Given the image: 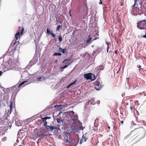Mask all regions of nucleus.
<instances>
[{
	"label": "nucleus",
	"mask_w": 146,
	"mask_h": 146,
	"mask_svg": "<svg viewBox=\"0 0 146 146\" xmlns=\"http://www.w3.org/2000/svg\"><path fill=\"white\" fill-rule=\"evenodd\" d=\"M146 134V131L144 129H135L132 131L129 135L126 136L124 139H126L128 137L129 138L131 135L135 134L131 137V140H134L135 142L137 143L143 138L145 136Z\"/></svg>",
	"instance_id": "f257e3e1"
},
{
	"label": "nucleus",
	"mask_w": 146,
	"mask_h": 146,
	"mask_svg": "<svg viewBox=\"0 0 146 146\" xmlns=\"http://www.w3.org/2000/svg\"><path fill=\"white\" fill-rule=\"evenodd\" d=\"M137 27L139 29H143L146 28V21L144 20L139 22L137 23Z\"/></svg>",
	"instance_id": "f03ea898"
},
{
	"label": "nucleus",
	"mask_w": 146,
	"mask_h": 146,
	"mask_svg": "<svg viewBox=\"0 0 146 146\" xmlns=\"http://www.w3.org/2000/svg\"><path fill=\"white\" fill-rule=\"evenodd\" d=\"M84 77L87 80H94L96 78L94 74L91 73L86 74L84 75Z\"/></svg>",
	"instance_id": "7ed1b4c3"
},
{
	"label": "nucleus",
	"mask_w": 146,
	"mask_h": 146,
	"mask_svg": "<svg viewBox=\"0 0 146 146\" xmlns=\"http://www.w3.org/2000/svg\"><path fill=\"white\" fill-rule=\"evenodd\" d=\"M95 84L96 85L95 88L97 90H99L102 87L100 83L98 81L95 82Z\"/></svg>",
	"instance_id": "20e7f679"
},
{
	"label": "nucleus",
	"mask_w": 146,
	"mask_h": 146,
	"mask_svg": "<svg viewBox=\"0 0 146 146\" xmlns=\"http://www.w3.org/2000/svg\"><path fill=\"white\" fill-rule=\"evenodd\" d=\"M64 138L65 140V142L67 143H68L70 145H71L74 143V140L70 141L68 139L67 137H64Z\"/></svg>",
	"instance_id": "39448f33"
},
{
	"label": "nucleus",
	"mask_w": 146,
	"mask_h": 146,
	"mask_svg": "<svg viewBox=\"0 0 146 146\" xmlns=\"http://www.w3.org/2000/svg\"><path fill=\"white\" fill-rule=\"evenodd\" d=\"M50 118V117H45L43 118H41V119H42L43 122H45L44 125L46 126V128L47 127V126L48 125H47V122L46 121V120L47 119H49Z\"/></svg>",
	"instance_id": "423d86ee"
},
{
	"label": "nucleus",
	"mask_w": 146,
	"mask_h": 146,
	"mask_svg": "<svg viewBox=\"0 0 146 146\" xmlns=\"http://www.w3.org/2000/svg\"><path fill=\"white\" fill-rule=\"evenodd\" d=\"M73 132L72 131L71 129H68L66 131L64 132L63 133L64 135H66L67 137V135H69L71 133Z\"/></svg>",
	"instance_id": "0eeeda50"
},
{
	"label": "nucleus",
	"mask_w": 146,
	"mask_h": 146,
	"mask_svg": "<svg viewBox=\"0 0 146 146\" xmlns=\"http://www.w3.org/2000/svg\"><path fill=\"white\" fill-rule=\"evenodd\" d=\"M57 127L54 126H47L46 129L48 130H50L52 131L54 129H57Z\"/></svg>",
	"instance_id": "6e6552de"
},
{
	"label": "nucleus",
	"mask_w": 146,
	"mask_h": 146,
	"mask_svg": "<svg viewBox=\"0 0 146 146\" xmlns=\"http://www.w3.org/2000/svg\"><path fill=\"white\" fill-rule=\"evenodd\" d=\"M120 69H121V67H116L114 69V72L115 73L116 72V71L117 70H117L116 72V74H118V75H119L120 74Z\"/></svg>",
	"instance_id": "1a4fd4ad"
},
{
	"label": "nucleus",
	"mask_w": 146,
	"mask_h": 146,
	"mask_svg": "<svg viewBox=\"0 0 146 146\" xmlns=\"http://www.w3.org/2000/svg\"><path fill=\"white\" fill-rule=\"evenodd\" d=\"M87 139L88 138L86 137V135H83L82 137V139L80 141V143L81 144L82 143V141H83L84 142L86 141Z\"/></svg>",
	"instance_id": "9d476101"
},
{
	"label": "nucleus",
	"mask_w": 146,
	"mask_h": 146,
	"mask_svg": "<svg viewBox=\"0 0 146 146\" xmlns=\"http://www.w3.org/2000/svg\"><path fill=\"white\" fill-rule=\"evenodd\" d=\"M46 31H47V33L48 35L50 34L52 35V37H53V38H55V37L56 36V35H55V34H53L52 32H51L48 29H47Z\"/></svg>",
	"instance_id": "9b49d317"
},
{
	"label": "nucleus",
	"mask_w": 146,
	"mask_h": 146,
	"mask_svg": "<svg viewBox=\"0 0 146 146\" xmlns=\"http://www.w3.org/2000/svg\"><path fill=\"white\" fill-rule=\"evenodd\" d=\"M24 29L23 27H19L18 29V32H21V35H22L24 30Z\"/></svg>",
	"instance_id": "f8f14e48"
},
{
	"label": "nucleus",
	"mask_w": 146,
	"mask_h": 146,
	"mask_svg": "<svg viewBox=\"0 0 146 146\" xmlns=\"http://www.w3.org/2000/svg\"><path fill=\"white\" fill-rule=\"evenodd\" d=\"M66 50V48L64 49H62L61 47H60L58 49V51L61 52H62L63 54H64Z\"/></svg>",
	"instance_id": "ddd939ff"
},
{
	"label": "nucleus",
	"mask_w": 146,
	"mask_h": 146,
	"mask_svg": "<svg viewBox=\"0 0 146 146\" xmlns=\"http://www.w3.org/2000/svg\"><path fill=\"white\" fill-rule=\"evenodd\" d=\"M70 129H71L72 131H74L75 132L76 131H78V130L77 129V127L75 125L71 126L70 128Z\"/></svg>",
	"instance_id": "4468645a"
},
{
	"label": "nucleus",
	"mask_w": 146,
	"mask_h": 146,
	"mask_svg": "<svg viewBox=\"0 0 146 146\" xmlns=\"http://www.w3.org/2000/svg\"><path fill=\"white\" fill-rule=\"evenodd\" d=\"M20 36V32H18L15 35V37L14 39H16V40H17L19 37Z\"/></svg>",
	"instance_id": "2eb2a0df"
},
{
	"label": "nucleus",
	"mask_w": 146,
	"mask_h": 146,
	"mask_svg": "<svg viewBox=\"0 0 146 146\" xmlns=\"http://www.w3.org/2000/svg\"><path fill=\"white\" fill-rule=\"evenodd\" d=\"M76 82V81L75 80L73 82L71 83L67 87V88H68L70 86H71V85L75 84Z\"/></svg>",
	"instance_id": "dca6fc26"
},
{
	"label": "nucleus",
	"mask_w": 146,
	"mask_h": 146,
	"mask_svg": "<svg viewBox=\"0 0 146 146\" xmlns=\"http://www.w3.org/2000/svg\"><path fill=\"white\" fill-rule=\"evenodd\" d=\"M36 135L37 136H38V137H39L40 138H43V134H39L38 133H36Z\"/></svg>",
	"instance_id": "f3484780"
},
{
	"label": "nucleus",
	"mask_w": 146,
	"mask_h": 146,
	"mask_svg": "<svg viewBox=\"0 0 146 146\" xmlns=\"http://www.w3.org/2000/svg\"><path fill=\"white\" fill-rule=\"evenodd\" d=\"M106 43L107 44V52L108 53V50L109 49V43L108 42H106Z\"/></svg>",
	"instance_id": "a211bd4d"
},
{
	"label": "nucleus",
	"mask_w": 146,
	"mask_h": 146,
	"mask_svg": "<svg viewBox=\"0 0 146 146\" xmlns=\"http://www.w3.org/2000/svg\"><path fill=\"white\" fill-rule=\"evenodd\" d=\"M61 54L59 53H54V56H61Z\"/></svg>",
	"instance_id": "6ab92c4d"
},
{
	"label": "nucleus",
	"mask_w": 146,
	"mask_h": 146,
	"mask_svg": "<svg viewBox=\"0 0 146 146\" xmlns=\"http://www.w3.org/2000/svg\"><path fill=\"white\" fill-rule=\"evenodd\" d=\"M9 107L10 108V113H9L10 114H11V110L12 108V102H11L10 106H9Z\"/></svg>",
	"instance_id": "aec40b11"
},
{
	"label": "nucleus",
	"mask_w": 146,
	"mask_h": 146,
	"mask_svg": "<svg viewBox=\"0 0 146 146\" xmlns=\"http://www.w3.org/2000/svg\"><path fill=\"white\" fill-rule=\"evenodd\" d=\"M62 121V120L60 118H57V121L58 123H60Z\"/></svg>",
	"instance_id": "412c9836"
},
{
	"label": "nucleus",
	"mask_w": 146,
	"mask_h": 146,
	"mask_svg": "<svg viewBox=\"0 0 146 146\" xmlns=\"http://www.w3.org/2000/svg\"><path fill=\"white\" fill-rule=\"evenodd\" d=\"M92 40V38L91 37H89L87 40L86 41V42L88 43H89Z\"/></svg>",
	"instance_id": "4be33fe9"
},
{
	"label": "nucleus",
	"mask_w": 146,
	"mask_h": 146,
	"mask_svg": "<svg viewBox=\"0 0 146 146\" xmlns=\"http://www.w3.org/2000/svg\"><path fill=\"white\" fill-rule=\"evenodd\" d=\"M62 26H60V25H58L57 26L56 28V31H57L59 30L62 27Z\"/></svg>",
	"instance_id": "5701e85b"
},
{
	"label": "nucleus",
	"mask_w": 146,
	"mask_h": 146,
	"mask_svg": "<svg viewBox=\"0 0 146 146\" xmlns=\"http://www.w3.org/2000/svg\"><path fill=\"white\" fill-rule=\"evenodd\" d=\"M58 38L59 41L61 42L62 40V38L61 35H59L58 37Z\"/></svg>",
	"instance_id": "b1692460"
},
{
	"label": "nucleus",
	"mask_w": 146,
	"mask_h": 146,
	"mask_svg": "<svg viewBox=\"0 0 146 146\" xmlns=\"http://www.w3.org/2000/svg\"><path fill=\"white\" fill-rule=\"evenodd\" d=\"M25 82V81H23L22 82V83H20L19 86V87H20L21 86L23 85Z\"/></svg>",
	"instance_id": "393cba45"
},
{
	"label": "nucleus",
	"mask_w": 146,
	"mask_h": 146,
	"mask_svg": "<svg viewBox=\"0 0 146 146\" xmlns=\"http://www.w3.org/2000/svg\"><path fill=\"white\" fill-rule=\"evenodd\" d=\"M17 40H16V39H14L13 40V42L12 43H13V45H14L15 44H16V43L17 42Z\"/></svg>",
	"instance_id": "a878e982"
},
{
	"label": "nucleus",
	"mask_w": 146,
	"mask_h": 146,
	"mask_svg": "<svg viewBox=\"0 0 146 146\" xmlns=\"http://www.w3.org/2000/svg\"><path fill=\"white\" fill-rule=\"evenodd\" d=\"M68 66V64L65 65L64 66H63V67H62L61 68L62 69H64L65 68H66Z\"/></svg>",
	"instance_id": "bb28decb"
},
{
	"label": "nucleus",
	"mask_w": 146,
	"mask_h": 146,
	"mask_svg": "<svg viewBox=\"0 0 146 146\" xmlns=\"http://www.w3.org/2000/svg\"><path fill=\"white\" fill-rule=\"evenodd\" d=\"M70 61V60L69 59H66L63 62H65L66 61H67V62H69Z\"/></svg>",
	"instance_id": "cd10ccee"
},
{
	"label": "nucleus",
	"mask_w": 146,
	"mask_h": 146,
	"mask_svg": "<svg viewBox=\"0 0 146 146\" xmlns=\"http://www.w3.org/2000/svg\"><path fill=\"white\" fill-rule=\"evenodd\" d=\"M107 8V7L105 5H104V6L103 7V9L104 11H105L106 10V9Z\"/></svg>",
	"instance_id": "c85d7f7f"
},
{
	"label": "nucleus",
	"mask_w": 146,
	"mask_h": 146,
	"mask_svg": "<svg viewBox=\"0 0 146 146\" xmlns=\"http://www.w3.org/2000/svg\"><path fill=\"white\" fill-rule=\"evenodd\" d=\"M62 106V105H56L55 106H54V107L55 108H56L57 107H59V106Z\"/></svg>",
	"instance_id": "c756f323"
},
{
	"label": "nucleus",
	"mask_w": 146,
	"mask_h": 146,
	"mask_svg": "<svg viewBox=\"0 0 146 146\" xmlns=\"http://www.w3.org/2000/svg\"><path fill=\"white\" fill-rule=\"evenodd\" d=\"M142 57V58H144L146 60V57H145L144 56H142L140 57Z\"/></svg>",
	"instance_id": "7c9ffc66"
},
{
	"label": "nucleus",
	"mask_w": 146,
	"mask_h": 146,
	"mask_svg": "<svg viewBox=\"0 0 146 146\" xmlns=\"http://www.w3.org/2000/svg\"><path fill=\"white\" fill-rule=\"evenodd\" d=\"M130 108L131 110V111L132 112L133 111V108L131 106Z\"/></svg>",
	"instance_id": "2f4dec72"
},
{
	"label": "nucleus",
	"mask_w": 146,
	"mask_h": 146,
	"mask_svg": "<svg viewBox=\"0 0 146 146\" xmlns=\"http://www.w3.org/2000/svg\"><path fill=\"white\" fill-rule=\"evenodd\" d=\"M101 68H100V70H101L104 69V66H101Z\"/></svg>",
	"instance_id": "473e14b6"
},
{
	"label": "nucleus",
	"mask_w": 146,
	"mask_h": 146,
	"mask_svg": "<svg viewBox=\"0 0 146 146\" xmlns=\"http://www.w3.org/2000/svg\"><path fill=\"white\" fill-rule=\"evenodd\" d=\"M123 5V2H122V1H121V4H120V5L121 6H122Z\"/></svg>",
	"instance_id": "72a5a7b5"
},
{
	"label": "nucleus",
	"mask_w": 146,
	"mask_h": 146,
	"mask_svg": "<svg viewBox=\"0 0 146 146\" xmlns=\"http://www.w3.org/2000/svg\"><path fill=\"white\" fill-rule=\"evenodd\" d=\"M71 113H72L73 114H74V112L72 111H71L70 112Z\"/></svg>",
	"instance_id": "f704fd0d"
},
{
	"label": "nucleus",
	"mask_w": 146,
	"mask_h": 146,
	"mask_svg": "<svg viewBox=\"0 0 146 146\" xmlns=\"http://www.w3.org/2000/svg\"><path fill=\"white\" fill-rule=\"evenodd\" d=\"M99 4H102V2L101 0H100V2L99 3Z\"/></svg>",
	"instance_id": "c9c22d12"
},
{
	"label": "nucleus",
	"mask_w": 146,
	"mask_h": 146,
	"mask_svg": "<svg viewBox=\"0 0 146 146\" xmlns=\"http://www.w3.org/2000/svg\"><path fill=\"white\" fill-rule=\"evenodd\" d=\"M115 54H117V50H115Z\"/></svg>",
	"instance_id": "e433bc0d"
},
{
	"label": "nucleus",
	"mask_w": 146,
	"mask_h": 146,
	"mask_svg": "<svg viewBox=\"0 0 146 146\" xmlns=\"http://www.w3.org/2000/svg\"><path fill=\"white\" fill-rule=\"evenodd\" d=\"M91 102V104H95V103H94V102Z\"/></svg>",
	"instance_id": "4c0bfd02"
},
{
	"label": "nucleus",
	"mask_w": 146,
	"mask_h": 146,
	"mask_svg": "<svg viewBox=\"0 0 146 146\" xmlns=\"http://www.w3.org/2000/svg\"><path fill=\"white\" fill-rule=\"evenodd\" d=\"M70 12H71V10H70V11H69V14H70V16H71L72 15H71V14L70 13Z\"/></svg>",
	"instance_id": "58836bf2"
},
{
	"label": "nucleus",
	"mask_w": 146,
	"mask_h": 146,
	"mask_svg": "<svg viewBox=\"0 0 146 146\" xmlns=\"http://www.w3.org/2000/svg\"><path fill=\"white\" fill-rule=\"evenodd\" d=\"M2 74V71H0V76H1Z\"/></svg>",
	"instance_id": "ea45409f"
},
{
	"label": "nucleus",
	"mask_w": 146,
	"mask_h": 146,
	"mask_svg": "<svg viewBox=\"0 0 146 146\" xmlns=\"http://www.w3.org/2000/svg\"><path fill=\"white\" fill-rule=\"evenodd\" d=\"M47 135H45V134H43V137L44 136H47Z\"/></svg>",
	"instance_id": "a19ab883"
},
{
	"label": "nucleus",
	"mask_w": 146,
	"mask_h": 146,
	"mask_svg": "<svg viewBox=\"0 0 146 146\" xmlns=\"http://www.w3.org/2000/svg\"><path fill=\"white\" fill-rule=\"evenodd\" d=\"M143 37L144 38H146V35H144L143 36Z\"/></svg>",
	"instance_id": "79ce46f5"
},
{
	"label": "nucleus",
	"mask_w": 146,
	"mask_h": 146,
	"mask_svg": "<svg viewBox=\"0 0 146 146\" xmlns=\"http://www.w3.org/2000/svg\"><path fill=\"white\" fill-rule=\"evenodd\" d=\"M117 20H118V21H120V19L119 18H117Z\"/></svg>",
	"instance_id": "37998d69"
},
{
	"label": "nucleus",
	"mask_w": 146,
	"mask_h": 146,
	"mask_svg": "<svg viewBox=\"0 0 146 146\" xmlns=\"http://www.w3.org/2000/svg\"><path fill=\"white\" fill-rule=\"evenodd\" d=\"M121 122L123 124V120H122V121H121Z\"/></svg>",
	"instance_id": "c03bdc74"
},
{
	"label": "nucleus",
	"mask_w": 146,
	"mask_h": 146,
	"mask_svg": "<svg viewBox=\"0 0 146 146\" xmlns=\"http://www.w3.org/2000/svg\"><path fill=\"white\" fill-rule=\"evenodd\" d=\"M136 2H137V1L136 0H135V3L134 4V6H135V4H136Z\"/></svg>",
	"instance_id": "a18cd8bd"
},
{
	"label": "nucleus",
	"mask_w": 146,
	"mask_h": 146,
	"mask_svg": "<svg viewBox=\"0 0 146 146\" xmlns=\"http://www.w3.org/2000/svg\"><path fill=\"white\" fill-rule=\"evenodd\" d=\"M41 78V77H38V80H40V79Z\"/></svg>",
	"instance_id": "49530a36"
},
{
	"label": "nucleus",
	"mask_w": 146,
	"mask_h": 146,
	"mask_svg": "<svg viewBox=\"0 0 146 146\" xmlns=\"http://www.w3.org/2000/svg\"><path fill=\"white\" fill-rule=\"evenodd\" d=\"M141 67V66H140V65H139V66L138 67V68H139V70H140V68Z\"/></svg>",
	"instance_id": "de8ad7c7"
},
{
	"label": "nucleus",
	"mask_w": 146,
	"mask_h": 146,
	"mask_svg": "<svg viewBox=\"0 0 146 146\" xmlns=\"http://www.w3.org/2000/svg\"><path fill=\"white\" fill-rule=\"evenodd\" d=\"M108 128L109 129H110V127H108Z\"/></svg>",
	"instance_id": "09e8293b"
},
{
	"label": "nucleus",
	"mask_w": 146,
	"mask_h": 146,
	"mask_svg": "<svg viewBox=\"0 0 146 146\" xmlns=\"http://www.w3.org/2000/svg\"><path fill=\"white\" fill-rule=\"evenodd\" d=\"M114 119V121H115V119Z\"/></svg>",
	"instance_id": "8fccbe9b"
},
{
	"label": "nucleus",
	"mask_w": 146,
	"mask_h": 146,
	"mask_svg": "<svg viewBox=\"0 0 146 146\" xmlns=\"http://www.w3.org/2000/svg\"><path fill=\"white\" fill-rule=\"evenodd\" d=\"M144 96H145L146 95V94H144Z\"/></svg>",
	"instance_id": "3c124183"
},
{
	"label": "nucleus",
	"mask_w": 146,
	"mask_h": 146,
	"mask_svg": "<svg viewBox=\"0 0 146 146\" xmlns=\"http://www.w3.org/2000/svg\"><path fill=\"white\" fill-rule=\"evenodd\" d=\"M19 146H22V145H19Z\"/></svg>",
	"instance_id": "603ef678"
}]
</instances>
